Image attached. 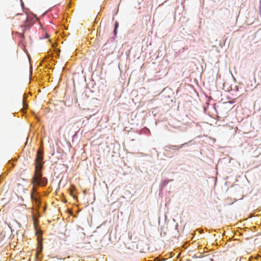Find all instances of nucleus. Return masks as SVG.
Masks as SVG:
<instances>
[{"label": "nucleus", "instance_id": "39448f33", "mask_svg": "<svg viewBox=\"0 0 261 261\" xmlns=\"http://www.w3.org/2000/svg\"><path fill=\"white\" fill-rule=\"evenodd\" d=\"M118 27V23L117 22H116L115 24V28L114 29H115V30H117Z\"/></svg>", "mask_w": 261, "mask_h": 261}, {"label": "nucleus", "instance_id": "f257e3e1", "mask_svg": "<svg viewBox=\"0 0 261 261\" xmlns=\"http://www.w3.org/2000/svg\"><path fill=\"white\" fill-rule=\"evenodd\" d=\"M47 180L45 177H42L41 170H35L33 178L34 185L45 186L47 184Z\"/></svg>", "mask_w": 261, "mask_h": 261}, {"label": "nucleus", "instance_id": "20e7f679", "mask_svg": "<svg viewBox=\"0 0 261 261\" xmlns=\"http://www.w3.org/2000/svg\"><path fill=\"white\" fill-rule=\"evenodd\" d=\"M188 143H185L184 144H182L180 145H170L168 148L173 150H179V149L181 148L183 146H184L185 145L187 144Z\"/></svg>", "mask_w": 261, "mask_h": 261}, {"label": "nucleus", "instance_id": "0eeeda50", "mask_svg": "<svg viewBox=\"0 0 261 261\" xmlns=\"http://www.w3.org/2000/svg\"><path fill=\"white\" fill-rule=\"evenodd\" d=\"M114 32L115 35H116V33H117V30H115V29H114Z\"/></svg>", "mask_w": 261, "mask_h": 261}, {"label": "nucleus", "instance_id": "f03ea898", "mask_svg": "<svg viewBox=\"0 0 261 261\" xmlns=\"http://www.w3.org/2000/svg\"><path fill=\"white\" fill-rule=\"evenodd\" d=\"M42 154L43 151L41 149H39L37 152L36 158L35 170H41L42 169L43 165L42 161L43 159Z\"/></svg>", "mask_w": 261, "mask_h": 261}, {"label": "nucleus", "instance_id": "7ed1b4c3", "mask_svg": "<svg viewBox=\"0 0 261 261\" xmlns=\"http://www.w3.org/2000/svg\"><path fill=\"white\" fill-rule=\"evenodd\" d=\"M30 20L31 19L30 18H29L28 17H26L25 22H24L23 24L21 25V28H24L22 33L20 34V35L22 37H23V34L24 32L26 31L27 28L29 27L30 26V23H29V21H30Z\"/></svg>", "mask_w": 261, "mask_h": 261}, {"label": "nucleus", "instance_id": "6e6552de", "mask_svg": "<svg viewBox=\"0 0 261 261\" xmlns=\"http://www.w3.org/2000/svg\"><path fill=\"white\" fill-rule=\"evenodd\" d=\"M259 3H260V9H261V0H260Z\"/></svg>", "mask_w": 261, "mask_h": 261}, {"label": "nucleus", "instance_id": "423d86ee", "mask_svg": "<svg viewBox=\"0 0 261 261\" xmlns=\"http://www.w3.org/2000/svg\"><path fill=\"white\" fill-rule=\"evenodd\" d=\"M23 108H27V106L25 107V105H24V99H23Z\"/></svg>", "mask_w": 261, "mask_h": 261}]
</instances>
